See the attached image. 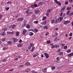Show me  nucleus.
Segmentation results:
<instances>
[{
	"label": "nucleus",
	"instance_id": "obj_39",
	"mask_svg": "<svg viewBox=\"0 0 73 73\" xmlns=\"http://www.w3.org/2000/svg\"><path fill=\"white\" fill-rule=\"evenodd\" d=\"M7 3V4H11V3H12V2L11 1H8Z\"/></svg>",
	"mask_w": 73,
	"mask_h": 73
},
{
	"label": "nucleus",
	"instance_id": "obj_12",
	"mask_svg": "<svg viewBox=\"0 0 73 73\" xmlns=\"http://www.w3.org/2000/svg\"><path fill=\"white\" fill-rule=\"evenodd\" d=\"M58 55H59V56H62V55H63V52H60L58 53Z\"/></svg>",
	"mask_w": 73,
	"mask_h": 73
},
{
	"label": "nucleus",
	"instance_id": "obj_43",
	"mask_svg": "<svg viewBox=\"0 0 73 73\" xmlns=\"http://www.w3.org/2000/svg\"><path fill=\"white\" fill-rule=\"evenodd\" d=\"M61 46L63 47L64 46H65V44H61Z\"/></svg>",
	"mask_w": 73,
	"mask_h": 73
},
{
	"label": "nucleus",
	"instance_id": "obj_63",
	"mask_svg": "<svg viewBox=\"0 0 73 73\" xmlns=\"http://www.w3.org/2000/svg\"><path fill=\"white\" fill-rule=\"evenodd\" d=\"M27 21L26 20H25L24 21V23H27Z\"/></svg>",
	"mask_w": 73,
	"mask_h": 73
},
{
	"label": "nucleus",
	"instance_id": "obj_7",
	"mask_svg": "<svg viewBox=\"0 0 73 73\" xmlns=\"http://www.w3.org/2000/svg\"><path fill=\"white\" fill-rule=\"evenodd\" d=\"M73 56V53H72L70 54H69L68 55V57H71L72 56Z\"/></svg>",
	"mask_w": 73,
	"mask_h": 73
},
{
	"label": "nucleus",
	"instance_id": "obj_34",
	"mask_svg": "<svg viewBox=\"0 0 73 73\" xmlns=\"http://www.w3.org/2000/svg\"><path fill=\"white\" fill-rule=\"evenodd\" d=\"M34 23H35V24H38V22L37 21H35L34 22Z\"/></svg>",
	"mask_w": 73,
	"mask_h": 73
},
{
	"label": "nucleus",
	"instance_id": "obj_15",
	"mask_svg": "<svg viewBox=\"0 0 73 73\" xmlns=\"http://www.w3.org/2000/svg\"><path fill=\"white\" fill-rule=\"evenodd\" d=\"M39 12V10H38V9L36 10L35 11V13H38V12Z\"/></svg>",
	"mask_w": 73,
	"mask_h": 73
},
{
	"label": "nucleus",
	"instance_id": "obj_61",
	"mask_svg": "<svg viewBox=\"0 0 73 73\" xmlns=\"http://www.w3.org/2000/svg\"><path fill=\"white\" fill-rule=\"evenodd\" d=\"M55 30V31H58V28H56Z\"/></svg>",
	"mask_w": 73,
	"mask_h": 73
},
{
	"label": "nucleus",
	"instance_id": "obj_11",
	"mask_svg": "<svg viewBox=\"0 0 73 73\" xmlns=\"http://www.w3.org/2000/svg\"><path fill=\"white\" fill-rule=\"evenodd\" d=\"M70 21H65L64 22V24L65 25H66L67 24H69V23H70Z\"/></svg>",
	"mask_w": 73,
	"mask_h": 73
},
{
	"label": "nucleus",
	"instance_id": "obj_13",
	"mask_svg": "<svg viewBox=\"0 0 73 73\" xmlns=\"http://www.w3.org/2000/svg\"><path fill=\"white\" fill-rule=\"evenodd\" d=\"M26 27L27 28V29H29L30 28V27H31V26L27 24L26 26Z\"/></svg>",
	"mask_w": 73,
	"mask_h": 73
},
{
	"label": "nucleus",
	"instance_id": "obj_18",
	"mask_svg": "<svg viewBox=\"0 0 73 73\" xmlns=\"http://www.w3.org/2000/svg\"><path fill=\"white\" fill-rule=\"evenodd\" d=\"M43 3H42V2H40L38 3V6H40V5H41Z\"/></svg>",
	"mask_w": 73,
	"mask_h": 73
},
{
	"label": "nucleus",
	"instance_id": "obj_27",
	"mask_svg": "<svg viewBox=\"0 0 73 73\" xmlns=\"http://www.w3.org/2000/svg\"><path fill=\"white\" fill-rule=\"evenodd\" d=\"M66 8V7L65 6H64V7H63L62 8V9L63 11H64L65 10V8Z\"/></svg>",
	"mask_w": 73,
	"mask_h": 73
},
{
	"label": "nucleus",
	"instance_id": "obj_9",
	"mask_svg": "<svg viewBox=\"0 0 73 73\" xmlns=\"http://www.w3.org/2000/svg\"><path fill=\"white\" fill-rule=\"evenodd\" d=\"M13 40V41L14 42H16L18 41V39L15 38H12Z\"/></svg>",
	"mask_w": 73,
	"mask_h": 73
},
{
	"label": "nucleus",
	"instance_id": "obj_52",
	"mask_svg": "<svg viewBox=\"0 0 73 73\" xmlns=\"http://www.w3.org/2000/svg\"><path fill=\"white\" fill-rule=\"evenodd\" d=\"M34 5L35 7H37V4H35Z\"/></svg>",
	"mask_w": 73,
	"mask_h": 73
},
{
	"label": "nucleus",
	"instance_id": "obj_31",
	"mask_svg": "<svg viewBox=\"0 0 73 73\" xmlns=\"http://www.w3.org/2000/svg\"><path fill=\"white\" fill-rule=\"evenodd\" d=\"M57 4L59 6H60L61 5V3L60 2H58Z\"/></svg>",
	"mask_w": 73,
	"mask_h": 73
},
{
	"label": "nucleus",
	"instance_id": "obj_10",
	"mask_svg": "<svg viewBox=\"0 0 73 73\" xmlns=\"http://www.w3.org/2000/svg\"><path fill=\"white\" fill-rule=\"evenodd\" d=\"M44 29H48L49 27H48V26L47 25L45 26H44L43 27Z\"/></svg>",
	"mask_w": 73,
	"mask_h": 73
},
{
	"label": "nucleus",
	"instance_id": "obj_35",
	"mask_svg": "<svg viewBox=\"0 0 73 73\" xmlns=\"http://www.w3.org/2000/svg\"><path fill=\"white\" fill-rule=\"evenodd\" d=\"M52 70H53L55 69V67L54 66H52L51 68Z\"/></svg>",
	"mask_w": 73,
	"mask_h": 73
},
{
	"label": "nucleus",
	"instance_id": "obj_1",
	"mask_svg": "<svg viewBox=\"0 0 73 73\" xmlns=\"http://www.w3.org/2000/svg\"><path fill=\"white\" fill-rule=\"evenodd\" d=\"M52 11H53V9H48L47 11V13H46L47 16H48V15H49V13H50Z\"/></svg>",
	"mask_w": 73,
	"mask_h": 73
},
{
	"label": "nucleus",
	"instance_id": "obj_50",
	"mask_svg": "<svg viewBox=\"0 0 73 73\" xmlns=\"http://www.w3.org/2000/svg\"><path fill=\"white\" fill-rule=\"evenodd\" d=\"M6 49H7V48H3V50H6Z\"/></svg>",
	"mask_w": 73,
	"mask_h": 73
},
{
	"label": "nucleus",
	"instance_id": "obj_60",
	"mask_svg": "<svg viewBox=\"0 0 73 73\" xmlns=\"http://www.w3.org/2000/svg\"><path fill=\"white\" fill-rule=\"evenodd\" d=\"M56 60L57 61H60V59H59V57H57L56 58Z\"/></svg>",
	"mask_w": 73,
	"mask_h": 73
},
{
	"label": "nucleus",
	"instance_id": "obj_21",
	"mask_svg": "<svg viewBox=\"0 0 73 73\" xmlns=\"http://www.w3.org/2000/svg\"><path fill=\"white\" fill-rule=\"evenodd\" d=\"M46 19V17L45 16H43V18L42 19V20H45Z\"/></svg>",
	"mask_w": 73,
	"mask_h": 73
},
{
	"label": "nucleus",
	"instance_id": "obj_40",
	"mask_svg": "<svg viewBox=\"0 0 73 73\" xmlns=\"http://www.w3.org/2000/svg\"><path fill=\"white\" fill-rule=\"evenodd\" d=\"M47 44H50V40H47Z\"/></svg>",
	"mask_w": 73,
	"mask_h": 73
},
{
	"label": "nucleus",
	"instance_id": "obj_54",
	"mask_svg": "<svg viewBox=\"0 0 73 73\" xmlns=\"http://www.w3.org/2000/svg\"><path fill=\"white\" fill-rule=\"evenodd\" d=\"M61 51V49H59L57 51V53H58V52H60Z\"/></svg>",
	"mask_w": 73,
	"mask_h": 73
},
{
	"label": "nucleus",
	"instance_id": "obj_3",
	"mask_svg": "<svg viewBox=\"0 0 73 73\" xmlns=\"http://www.w3.org/2000/svg\"><path fill=\"white\" fill-rule=\"evenodd\" d=\"M46 22H47V21L45 20L44 22H41L40 24L41 25H46Z\"/></svg>",
	"mask_w": 73,
	"mask_h": 73
},
{
	"label": "nucleus",
	"instance_id": "obj_32",
	"mask_svg": "<svg viewBox=\"0 0 73 73\" xmlns=\"http://www.w3.org/2000/svg\"><path fill=\"white\" fill-rule=\"evenodd\" d=\"M15 34L16 36H19V32H16Z\"/></svg>",
	"mask_w": 73,
	"mask_h": 73
},
{
	"label": "nucleus",
	"instance_id": "obj_41",
	"mask_svg": "<svg viewBox=\"0 0 73 73\" xmlns=\"http://www.w3.org/2000/svg\"><path fill=\"white\" fill-rule=\"evenodd\" d=\"M69 2H70V3H73V0H69Z\"/></svg>",
	"mask_w": 73,
	"mask_h": 73
},
{
	"label": "nucleus",
	"instance_id": "obj_14",
	"mask_svg": "<svg viewBox=\"0 0 73 73\" xmlns=\"http://www.w3.org/2000/svg\"><path fill=\"white\" fill-rule=\"evenodd\" d=\"M31 71V70L29 68H27L25 70V72H29Z\"/></svg>",
	"mask_w": 73,
	"mask_h": 73
},
{
	"label": "nucleus",
	"instance_id": "obj_30",
	"mask_svg": "<svg viewBox=\"0 0 73 73\" xmlns=\"http://www.w3.org/2000/svg\"><path fill=\"white\" fill-rule=\"evenodd\" d=\"M30 46L32 47V46H34V44L32 43H31L30 44Z\"/></svg>",
	"mask_w": 73,
	"mask_h": 73
},
{
	"label": "nucleus",
	"instance_id": "obj_24",
	"mask_svg": "<svg viewBox=\"0 0 73 73\" xmlns=\"http://www.w3.org/2000/svg\"><path fill=\"white\" fill-rule=\"evenodd\" d=\"M54 22V20H52L51 21V23L52 24H53Z\"/></svg>",
	"mask_w": 73,
	"mask_h": 73
},
{
	"label": "nucleus",
	"instance_id": "obj_45",
	"mask_svg": "<svg viewBox=\"0 0 73 73\" xmlns=\"http://www.w3.org/2000/svg\"><path fill=\"white\" fill-rule=\"evenodd\" d=\"M55 48V46L54 45H52V46L51 47V48L53 49V48Z\"/></svg>",
	"mask_w": 73,
	"mask_h": 73
},
{
	"label": "nucleus",
	"instance_id": "obj_25",
	"mask_svg": "<svg viewBox=\"0 0 73 73\" xmlns=\"http://www.w3.org/2000/svg\"><path fill=\"white\" fill-rule=\"evenodd\" d=\"M54 46L55 48H58V47H59V45H57V44H55Z\"/></svg>",
	"mask_w": 73,
	"mask_h": 73
},
{
	"label": "nucleus",
	"instance_id": "obj_56",
	"mask_svg": "<svg viewBox=\"0 0 73 73\" xmlns=\"http://www.w3.org/2000/svg\"><path fill=\"white\" fill-rule=\"evenodd\" d=\"M64 49H67V46H66L64 47Z\"/></svg>",
	"mask_w": 73,
	"mask_h": 73
},
{
	"label": "nucleus",
	"instance_id": "obj_64",
	"mask_svg": "<svg viewBox=\"0 0 73 73\" xmlns=\"http://www.w3.org/2000/svg\"><path fill=\"white\" fill-rule=\"evenodd\" d=\"M36 56H37V55L35 54L34 55H33V57H36Z\"/></svg>",
	"mask_w": 73,
	"mask_h": 73
},
{
	"label": "nucleus",
	"instance_id": "obj_47",
	"mask_svg": "<svg viewBox=\"0 0 73 73\" xmlns=\"http://www.w3.org/2000/svg\"><path fill=\"white\" fill-rule=\"evenodd\" d=\"M69 14V11H68L66 13L67 15H68Z\"/></svg>",
	"mask_w": 73,
	"mask_h": 73
},
{
	"label": "nucleus",
	"instance_id": "obj_51",
	"mask_svg": "<svg viewBox=\"0 0 73 73\" xmlns=\"http://www.w3.org/2000/svg\"><path fill=\"white\" fill-rule=\"evenodd\" d=\"M31 8H33L35 7V6L34 5H31Z\"/></svg>",
	"mask_w": 73,
	"mask_h": 73
},
{
	"label": "nucleus",
	"instance_id": "obj_49",
	"mask_svg": "<svg viewBox=\"0 0 73 73\" xmlns=\"http://www.w3.org/2000/svg\"><path fill=\"white\" fill-rule=\"evenodd\" d=\"M31 46H29L28 47V49H29V50H30V49H31Z\"/></svg>",
	"mask_w": 73,
	"mask_h": 73
},
{
	"label": "nucleus",
	"instance_id": "obj_59",
	"mask_svg": "<svg viewBox=\"0 0 73 73\" xmlns=\"http://www.w3.org/2000/svg\"><path fill=\"white\" fill-rule=\"evenodd\" d=\"M55 35L56 36V37H57V35H58V34H57V32H56L55 33Z\"/></svg>",
	"mask_w": 73,
	"mask_h": 73
},
{
	"label": "nucleus",
	"instance_id": "obj_19",
	"mask_svg": "<svg viewBox=\"0 0 73 73\" xmlns=\"http://www.w3.org/2000/svg\"><path fill=\"white\" fill-rule=\"evenodd\" d=\"M6 34L5 32V31H4L3 33H2L1 35L4 36H5Z\"/></svg>",
	"mask_w": 73,
	"mask_h": 73
},
{
	"label": "nucleus",
	"instance_id": "obj_48",
	"mask_svg": "<svg viewBox=\"0 0 73 73\" xmlns=\"http://www.w3.org/2000/svg\"><path fill=\"white\" fill-rule=\"evenodd\" d=\"M9 7H7L6 9V11H8V10H9Z\"/></svg>",
	"mask_w": 73,
	"mask_h": 73
},
{
	"label": "nucleus",
	"instance_id": "obj_62",
	"mask_svg": "<svg viewBox=\"0 0 73 73\" xmlns=\"http://www.w3.org/2000/svg\"><path fill=\"white\" fill-rule=\"evenodd\" d=\"M69 35L70 36H72V33H71Z\"/></svg>",
	"mask_w": 73,
	"mask_h": 73
},
{
	"label": "nucleus",
	"instance_id": "obj_46",
	"mask_svg": "<svg viewBox=\"0 0 73 73\" xmlns=\"http://www.w3.org/2000/svg\"><path fill=\"white\" fill-rule=\"evenodd\" d=\"M25 25H25V24H23L22 25V27H25Z\"/></svg>",
	"mask_w": 73,
	"mask_h": 73
},
{
	"label": "nucleus",
	"instance_id": "obj_37",
	"mask_svg": "<svg viewBox=\"0 0 73 73\" xmlns=\"http://www.w3.org/2000/svg\"><path fill=\"white\" fill-rule=\"evenodd\" d=\"M71 9V8L69 7H68L66 8L67 10H70Z\"/></svg>",
	"mask_w": 73,
	"mask_h": 73
},
{
	"label": "nucleus",
	"instance_id": "obj_26",
	"mask_svg": "<svg viewBox=\"0 0 73 73\" xmlns=\"http://www.w3.org/2000/svg\"><path fill=\"white\" fill-rule=\"evenodd\" d=\"M54 41H58V38L57 37H56Z\"/></svg>",
	"mask_w": 73,
	"mask_h": 73
},
{
	"label": "nucleus",
	"instance_id": "obj_8",
	"mask_svg": "<svg viewBox=\"0 0 73 73\" xmlns=\"http://www.w3.org/2000/svg\"><path fill=\"white\" fill-rule=\"evenodd\" d=\"M17 46L18 47H22L23 46V44L22 43H19L17 44Z\"/></svg>",
	"mask_w": 73,
	"mask_h": 73
},
{
	"label": "nucleus",
	"instance_id": "obj_17",
	"mask_svg": "<svg viewBox=\"0 0 73 73\" xmlns=\"http://www.w3.org/2000/svg\"><path fill=\"white\" fill-rule=\"evenodd\" d=\"M29 34L30 36H33V33L32 32H29Z\"/></svg>",
	"mask_w": 73,
	"mask_h": 73
},
{
	"label": "nucleus",
	"instance_id": "obj_53",
	"mask_svg": "<svg viewBox=\"0 0 73 73\" xmlns=\"http://www.w3.org/2000/svg\"><path fill=\"white\" fill-rule=\"evenodd\" d=\"M55 2L57 4V3L58 2L57 0H54Z\"/></svg>",
	"mask_w": 73,
	"mask_h": 73
},
{
	"label": "nucleus",
	"instance_id": "obj_5",
	"mask_svg": "<svg viewBox=\"0 0 73 73\" xmlns=\"http://www.w3.org/2000/svg\"><path fill=\"white\" fill-rule=\"evenodd\" d=\"M27 32V31L25 29H24L23 30V32L22 33V34L24 35H25V33Z\"/></svg>",
	"mask_w": 73,
	"mask_h": 73
},
{
	"label": "nucleus",
	"instance_id": "obj_42",
	"mask_svg": "<svg viewBox=\"0 0 73 73\" xmlns=\"http://www.w3.org/2000/svg\"><path fill=\"white\" fill-rule=\"evenodd\" d=\"M70 52H71V50H67V53H70Z\"/></svg>",
	"mask_w": 73,
	"mask_h": 73
},
{
	"label": "nucleus",
	"instance_id": "obj_22",
	"mask_svg": "<svg viewBox=\"0 0 73 73\" xmlns=\"http://www.w3.org/2000/svg\"><path fill=\"white\" fill-rule=\"evenodd\" d=\"M26 65H30V63L28 62H27V63H25Z\"/></svg>",
	"mask_w": 73,
	"mask_h": 73
},
{
	"label": "nucleus",
	"instance_id": "obj_36",
	"mask_svg": "<svg viewBox=\"0 0 73 73\" xmlns=\"http://www.w3.org/2000/svg\"><path fill=\"white\" fill-rule=\"evenodd\" d=\"M15 27H16V25H12V27L13 29H14V28H15Z\"/></svg>",
	"mask_w": 73,
	"mask_h": 73
},
{
	"label": "nucleus",
	"instance_id": "obj_44",
	"mask_svg": "<svg viewBox=\"0 0 73 73\" xmlns=\"http://www.w3.org/2000/svg\"><path fill=\"white\" fill-rule=\"evenodd\" d=\"M32 13H32V12H30L29 13H28V14L29 15H32Z\"/></svg>",
	"mask_w": 73,
	"mask_h": 73
},
{
	"label": "nucleus",
	"instance_id": "obj_4",
	"mask_svg": "<svg viewBox=\"0 0 73 73\" xmlns=\"http://www.w3.org/2000/svg\"><path fill=\"white\" fill-rule=\"evenodd\" d=\"M59 20L60 19L59 18L56 19V20L55 21V23H56V24H57V23H59Z\"/></svg>",
	"mask_w": 73,
	"mask_h": 73
},
{
	"label": "nucleus",
	"instance_id": "obj_55",
	"mask_svg": "<svg viewBox=\"0 0 73 73\" xmlns=\"http://www.w3.org/2000/svg\"><path fill=\"white\" fill-rule=\"evenodd\" d=\"M2 40V41L3 42L5 41V38H3Z\"/></svg>",
	"mask_w": 73,
	"mask_h": 73
},
{
	"label": "nucleus",
	"instance_id": "obj_2",
	"mask_svg": "<svg viewBox=\"0 0 73 73\" xmlns=\"http://www.w3.org/2000/svg\"><path fill=\"white\" fill-rule=\"evenodd\" d=\"M24 20V18L22 17L19 18V19H17V21L18 22L19 21H23Z\"/></svg>",
	"mask_w": 73,
	"mask_h": 73
},
{
	"label": "nucleus",
	"instance_id": "obj_6",
	"mask_svg": "<svg viewBox=\"0 0 73 73\" xmlns=\"http://www.w3.org/2000/svg\"><path fill=\"white\" fill-rule=\"evenodd\" d=\"M44 54L46 56V58H49V55L46 53H44Z\"/></svg>",
	"mask_w": 73,
	"mask_h": 73
},
{
	"label": "nucleus",
	"instance_id": "obj_20",
	"mask_svg": "<svg viewBox=\"0 0 73 73\" xmlns=\"http://www.w3.org/2000/svg\"><path fill=\"white\" fill-rule=\"evenodd\" d=\"M59 19L60 20L59 22H61V21L62 20H63V17H60L59 18Z\"/></svg>",
	"mask_w": 73,
	"mask_h": 73
},
{
	"label": "nucleus",
	"instance_id": "obj_16",
	"mask_svg": "<svg viewBox=\"0 0 73 73\" xmlns=\"http://www.w3.org/2000/svg\"><path fill=\"white\" fill-rule=\"evenodd\" d=\"M7 43L9 45H11L12 44V42L11 41H7Z\"/></svg>",
	"mask_w": 73,
	"mask_h": 73
},
{
	"label": "nucleus",
	"instance_id": "obj_29",
	"mask_svg": "<svg viewBox=\"0 0 73 73\" xmlns=\"http://www.w3.org/2000/svg\"><path fill=\"white\" fill-rule=\"evenodd\" d=\"M34 30L35 32L36 33L37 32H38V30L37 29H34Z\"/></svg>",
	"mask_w": 73,
	"mask_h": 73
},
{
	"label": "nucleus",
	"instance_id": "obj_23",
	"mask_svg": "<svg viewBox=\"0 0 73 73\" xmlns=\"http://www.w3.org/2000/svg\"><path fill=\"white\" fill-rule=\"evenodd\" d=\"M23 67V65H19L18 66V67L19 68H21L22 67Z\"/></svg>",
	"mask_w": 73,
	"mask_h": 73
},
{
	"label": "nucleus",
	"instance_id": "obj_38",
	"mask_svg": "<svg viewBox=\"0 0 73 73\" xmlns=\"http://www.w3.org/2000/svg\"><path fill=\"white\" fill-rule=\"evenodd\" d=\"M3 31H7V28H5L3 29Z\"/></svg>",
	"mask_w": 73,
	"mask_h": 73
},
{
	"label": "nucleus",
	"instance_id": "obj_28",
	"mask_svg": "<svg viewBox=\"0 0 73 73\" xmlns=\"http://www.w3.org/2000/svg\"><path fill=\"white\" fill-rule=\"evenodd\" d=\"M46 68H44V69H43L42 70V72H46Z\"/></svg>",
	"mask_w": 73,
	"mask_h": 73
},
{
	"label": "nucleus",
	"instance_id": "obj_58",
	"mask_svg": "<svg viewBox=\"0 0 73 73\" xmlns=\"http://www.w3.org/2000/svg\"><path fill=\"white\" fill-rule=\"evenodd\" d=\"M2 17H3V15H0V19H1Z\"/></svg>",
	"mask_w": 73,
	"mask_h": 73
},
{
	"label": "nucleus",
	"instance_id": "obj_57",
	"mask_svg": "<svg viewBox=\"0 0 73 73\" xmlns=\"http://www.w3.org/2000/svg\"><path fill=\"white\" fill-rule=\"evenodd\" d=\"M29 31H33V29H29Z\"/></svg>",
	"mask_w": 73,
	"mask_h": 73
},
{
	"label": "nucleus",
	"instance_id": "obj_33",
	"mask_svg": "<svg viewBox=\"0 0 73 73\" xmlns=\"http://www.w3.org/2000/svg\"><path fill=\"white\" fill-rule=\"evenodd\" d=\"M72 15H73V12L69 14V16H72Z\"/></svg>",
	"mask_w": 73,
	"mask_h": 73
}]
</instances>
